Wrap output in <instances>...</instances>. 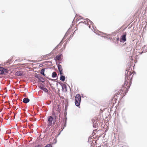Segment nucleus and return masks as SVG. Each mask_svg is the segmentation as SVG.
<instances>
[{
	"mask_svg": "<svg viewBox=\"0 0 147 147\" xmlns=\"http://www.w3.org/2000/svg\"><path fill=\"white\" fill-rule=\"evenodd\" d=\"M127 75L125 78V83L123 84L121 88V90H122L121 92V96L123 98L127 92L131 84V80L133 76L132 74L134 73V71L132 70L129 71V70L126 71L125 73Z\"/></svg>",
	"mask_w": 147,
	"mask_h": 147,
	"instance_id": "nucleus-1",
	"label": "nucleus"
},
{
	"mask_svg": "<svg viewBox=\"0 0 147 147\" xmlns=\"http://www.w3.org/2000/svg\"><path fill=\"white\" fill-rule=\"evenodd\" d=\"M53 121V117L52 116H49L48 117L47 126L48 127L53 125L52 122Z\"/></svg>",
	"mask_w": 147,
	"mask_h": 147,
	"instance_id": "nucleus-2",
	"label": "nucleus"
},
{
	"mask_svg": "<svg viewBox=\"0 0 147 147\" xmlns=\"http://www.w3.org/2000/svg\"><path fill=\"white\" fill-rule=\"evenodd\" d=\"M122 92V90H121V89H120L116 93L115 96L117 98V97H119V95H121V92ZM121 98H122V96H121Z\"/></svg>",
	"mask_w": 147,
	"mask_h": 147,
	"instance_id": "nucleus-3",
	"label": "nucleus"
},
{
	"mask_svg": "<svg viewBox=\"0 0 147 147\" xmlns=\"http://www.w3.org/2000/svg\"><path fill=\"white\" fill-rule=\"evenodd\" d=\"M75 100L81 101V97L79 94H78L76 95L75 98Z\"/></svg>",
	"mask_w": 147,
	"mask_h": 147,
	"instance_id": "nucleus-4",
	"label": "nucleus"
},
{
	"mask_svg": "<svg viewBox=\"0 0 147 147\" xmlns=\"http://www.w3.org/2000/svg\"><path fill=\"white\" fill-rule=\"evenodd\" d=\"M142 49L143 50L142 51L141 53H140V54H142L143 53H145L147 52V45H145L142 48Z\"/></svg>",
	"mask_w": 147,
	"mask_h": 147,
	"instance_id": "nucleus-5",
	"label": "nucleus"
},
{
	"mask_svg": "<svg viewBox=\"0 0 147 147\" xmlns=\"http://www.w3.org/2000/svg\"><path fill=\"white\" fill-rule=\"evenodd\" d=\"M117 99V98L114 96L112 100V103L113 104H114L116 103Z\"/></svg>",
	"mask_w": 147,
	"mask_h": 147,
	"instance_id": "nucleus-6",
	"label": "nucleus"
},
{
	"mask_svg": "<svg viewBox=\"0 0 147 147\" xmlns=\"http://www.w3.org/2000/svg\"><path fill=\"white\" fill-rule=\"evenodd\" d=\"M126 33L125 34L122 35L121 36V40H122L123 42H125L126 41Z\"/></svg>",
	"mask_w": 147,
	"mask_h": 147,
	"instance_id": "nucleus-7",
	"label": "nucleus"
},
{
	"mask_svg": "<svg viewBox=\"0 0 147 147\" xmlns=\"http://www.w3.org/2000/svg\"><path fill=\"white\" fill-rule=\"evenodd\" d=\"M29 101L30 100L28 98H25L23 99V102L24 103H26L29 102Z\"/></svg>",
	"mask_w": 147,
	"mask_h": 147,
	"instance_id": "nucleus-8",
	"label": "nucleus"
},
{
	"mask_svg": "<svg viewBox=\"0 0 147 147\" xmlns=\"http://www.w3.org/2000/svg\"><path fill=\"white\" fill-rule=\"evenodd\" d=\"M81 101L75 100V104L77 106H79L80 105Z\"/></svg>",
	"mask_w": 147,
	"mask_h": 147,
	"instance_id": "nucleus-9",
	"label": "nucleus"
},
{
	"mask_svg": "<svg viewBox=\"0 0 147 147\" xmlns=\"http://www.w3.org/2000/svg\"><path fill=\"white\" fill-rule=\"evenodd\" d=\"M80 23H84L85 24H86L87 25H89V23L88 22V20L87 19L85 20L84 22H80Z\"/></svg>",
	"mask_w": 147,
	"mask_h": 147,
	"instance_id": "nucleus-10",
	"label": "nucleus"
},
{
	"mask_svg": "<svg viewBox=\"0 0 147 147\" xmlns=\"http://www.w3.org/2000/svg\"><path fill=\"white\" fill-rule=\"evenodd\" d=\"M58 68L59 71H63V68L61 65L59 64L58 65Z\"/></svg>",
	"mask_w": 147,
	"mask_h": 147,
	"instance_id": "nucleus-11",
	"label": "nucleus"
},
{
	"mask_svg": "<svg viewBox=\"0 0 147 147\" xmlns=\"http://www.w3.org/2000/svg\"><path fill=\"white\" fill-rule=\"evenodd\" d=\"M57 74L55 72H53L52 74V76L53 78H55L57 77Z\"/></svg>",
	"mask_w": 147,
	"mask_h": 147,
	"instance_id": "nucleus-12",
	"label": "nucleus"
},
{
	"mask_svg": "<svg viewBox=\"0 0 147 147\" xmlns=\"http://www.w3.org/2000/svg\"><path fill=\"white\" fill-rule=\"evenodd\" d=\"M60 80L63 81H64L65 80V76L62 75H61L60 77Z\"/></svg>",
	"mask_w": 147,
	"mask_h": 147,
	"instance_id": "nucleus-13",
	"label": "nucleus"
},
{
	"mask_svg": "<svg viewBox=\"0 0 147 147\" xmlns=\"http://www.w3.org/2000/svg\"><path fill=\"white\" fill-rule=\"evenodd\" d=\"M16 75L18 76H21L22 75V74L20 71H17L16 73Z\"/></svg>",
	"mask_w": 147,
	"mask_h": 147,
	"instance_id": "nucleus-14",
	"label": "nucleus"
},
{
	"mask_svg": "<svg viewBox=\"0 0 147 147\" xmlns=\"http://www.w3.org/2000/svg\"><path fill=\"white\" fill-rule=\"evenodd\" d=\"M45 71V69H42L41 70V74L43 75L44 76H45V74H44V72Z\"/></svg>",
	"mask_w": 147,
	"mask_h": 147,
	"instance_id": "nucleus-15",
	"label": "nucleus"
},
{
	"mask_svg": "<svg viewBox=\"0 0 147 147\" xmlns=\"http://www.w3.org/2000/svg\"><path fill=\"white\" fill-rule=\"evenodd\" d=\"M3 68H0V74H3Z\"/></svg>",
	"mask_w": 147,
	"mask_h": 147,
	"instance_id": "nucleus-16",
	"label": "nucleus"
},
{
	"mask_svg": "<svg viewBox=\"0 0 147 147\" xmlns=\"http://www.w3.org/2000/svg\"><path fill=\"white\" fill-rule=\"evenodd\" d=\"M61 58V56L60 55H57L56 57V59L58 60H59Z\"/></svg>",
	"mask_w": 147,
	"mask_h": 147,
	"instance_id": "nucleus-17",
	"label": "nucleus"
},
{
	"mask_svg": "<svg viewBox=\"0 0 147 147\" xmlns=\"http://www.w3.org/2000/svg\"><path fill=\"white\" fill-rule=\"evenodd\" d=\"M41 89L45 92H47L48 91L47 89L46 88L41 87Z\"/></svg>",
	"mask_w": 147,
	"mask_h": 147,
	"instance_id": "nucleus-18",
	"label": "nucleus"
},
{
	"mask_svg": "<svg viewBox=\"0 0 147 147\" xmlns=\"http://www.w3.org/2000/svg\"><path fill=\"white\" fill-rule=\"evenodd\" d=\"M3 74L6 73L7 72V69H4L3 68Z\"/></svg>",
	"mask_w": 147,
	"mask_h": 147,
	"instance_id": "nucleus-19",
	"label": "nucleus"
},
{
	"mask_svg": "<svg viewBox=\"0 0 147 147\" xmlns=\"http://www.w3.org/2000/svg\"><path fill=\"white\" fill-rule=\"evenodd\" d=\"M62 86L63 88H66V86L65 84H63L62 85Z\"/></svg>",
	"mask_w": 147,
	"mask_h": 147,
	"instance_id": "nucleus-20",
	"label": "nucleus"
},
{
	"mask_svg": "<svg viewBox=\"0 0 147 147\" xmlns=\"http://www.w3.org/2000/svg\"><path fill=\"white\" fill-rule=\"evenodd\" d=\"M59 72L60 73V75H62L63 74V71H59Z\"/></svg>",
	"mask_w": 147,
	"mask_h": 147,
	"instance_id": "nucleus-21",
	"label": "nucleus"
},
{
	"mask_svg": "<svg viewBox=\"0 0 147 147\" xmlns=\"http://www.w3.org/2000/svg\"><path fill=\"white\" fill-rule=\"evenodd\" d=\"M53 113H52V115L53 116H55V112L54 111V110H53Z\"/></svg>",
	"mask_w": 147,
	"mask_h": 147,
	"instance_id": "nucleus-22",
	"label": "nucleus"
},
{
	"mask_svg": "<svg viewBox=\"0 0 147 147\" xmlns=\"http://www.w3.org/2000/svg\"><path fill=\"white\" fill-rule=\"evenodd\" d=\"M58 110L56 111H57V113H59V112H60L59 110V106H58Z\"/></svg>",
	"mask_w": 147,
	"mask_h": 147,
	"instance_id": "nucleus-23",
	"label": "nucleus"
},
{
	"mask_svg": "<svg viewBox=\"0 0 147 147\" xmlns=\"http://www.w3.org/2000/svg\"><path fill=\"white\" fill-rule=\"evenodd\" d=\"M119 39V38H117V41H118Z\"/></svg>",
	"mask_w": 147,
	"mask_h": 147,
	"instance_id": "nucleus-24",
	"label": "nucleus"
},
{
	"mask_svg": "<svg viewBox=\"0 0 147 147\" xmlns=\"http://www.w3.org/2000/svg\"><path fill=\"white\" fill-rule=\"evenodd\" d=\"M89 28H90V25L89 26Z\"/></svg>",
	"mask_w": 147,
	"mask_h": 147,
	"instance_id": "nucleus-25",
	"label": "nucleus"
},
{
	"mask_svg": "<svg viewBox=\"0 0 147 147\" xmlns=\"http://www.w3.org/2000/svg\"><path fill=\"white\" fill-rule=\"evenodd\" d=\"M56 117H55V119H56Z\"/></svg>",
	"mask_w": 147,
	"mask_h": 147,
	"instance_id": "nucleus-26",
	"label": "nucleus"
}]
</instances>
